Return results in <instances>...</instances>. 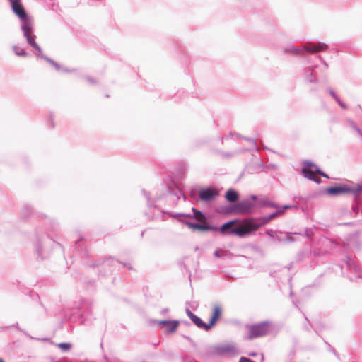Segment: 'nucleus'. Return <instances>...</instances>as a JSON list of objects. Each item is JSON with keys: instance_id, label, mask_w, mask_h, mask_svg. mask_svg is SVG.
Wrapping results in <instances>:
<instances>
[{"instance_id": "f257e3e1", "label": "nucleus", "mask_w": 362, "mask_h": 362, "mask_svg": "<svg viewBox=\"0 0 362 362\" xmlns=\"http://www.w3.org/2000/svg\"><path fill=\"white\" fill-rule=\"evenodd\" d=\"M236 223H238L237 220L230 221L223 224L218 230L223 235H235L243 237L256 231L261 226L260 223L253 219L244 220L241 223L235 226Z\"/></svg>"}, {"instance_id": "f03ea898", "label": "nucleus", "mask_w": 362, "mask_h": 362, "mask_svg": "<svg viewBox=\"0 0 362 362\" xmlns=\"http://www.w3.org/2000/svg\"><path fill=\"white\" fill-rule=\"evenodd\" d=\"M246 328L247 331V339L250 340L263 337L268 332V325L265 322L247 325Z\"/></svg>"}, {"instance_id": "7ed1b4c3", "label": "nucleus", "mask_w": 362, "mask_h": 362, "mask_svg": "<svg viewBox=\"0 0 362 362\" xmlns=\"http://www.w3.org/2000/svg\"><path fill=\"white\" fill-rule=\"evenodd\" d=\"M33 22L31 19H26L22 23L21 29L23 31L24 36L26 37L28 42L34 48L40 49L38 45L35 42V36L32 34Z\"/></svg>"}, {"instance_id": "20e7f679", "label": "nucleus", "mask_w": 362, "mask_h": 362, "mask_svg": "<svg viewBox=\"0 0 362 362\" xmlns=\"http://www.w3.org/2000/svg\"><path fill=\"white\" fill-rule=\"evenodd\" d=\"M361 188L358 189H351L345 185H341L338 186L331 187L326 189V192L328 194L332 196H337L341 194H348L351 192H356V191H359Z\"/></svg>"}, {"instance_id": "39448f33", "label": "nucleus", "mask_w": 362, "mask_h": 362, "mask_svg": "<svg viewBox=\"0 0 362 362\" xmlns=\"http://www.w3.org/2000/svg\"><path fill=\"white\" fill-rule=\"evenodd\" d=\"M316 171L317 166L309 162H306L305 163V166L302 170L304 176L313 180H316L317 179V175L315 173ZM317 173L326 177V175L324 173H320L319 170H317Z\"/></svg>"}, {"instance_id": "423d86ee", "label": "nucleus", "mask_w": 362, "mask_h": 362, "mask_svg": "<svg viewBox=\"0 0 362 362\" xmlns=\"http://www.w3.org/2000/svg\"><path fill=\"white\" fill-rule=\"evenodd\" d=\"M11 6L13 13L18 16V18L22 21V23L25 22L26 19H31L27 16L23 6L21 4V0H15Z\"/></svg>"}, {"instance_id": "0eeeda50", "label": "nucleus", "mask_w": 362, "mask_h": 362, "mask_svg": "<svg viewBox=\"0 0 362 362\" xmlns=\"http://www.w3.org/2000/svg\"><path fill=\"white\" fill-rule=\"evenodd\" d=\"M158 325H163L166 332L172 333L176 331L180 322L178 320H162L158 322Z\"/></svg>"}, {"instance_id": "6e6552de", "label": "nucleus", "mask_w": 362, "mask_h": 362, "mask_svg": "<svg viewBox=\"0 0 362 362\" xmlns=\"http://www.w3.org/2000/svg\"><path fill=\"white\" fill-rule=\"evenodd\" d=\"M187 316L190 318V320L199 327L203 329L204 330H209L208 324L204 322L202 319H200L198 316L195 315L192 311L189 310H187L186 311Z\"/></svg>"}, {"instance_id": "1a4fd4ad", "label": "nucleus", "mask_w": 362, "mask_h": 362, "mask_svg": "<svg viewBox=\"0 0 362 362\" xmlns=\"http://www.w3.org/2000/svg\"><path fill=\"white\" fill-rule=\"evenodd\" d=\"M252 207L253 204L251 202L244 201L235 205V211L240 214H245L249 213Z\"/></svg>"}, {"instance_id": "9d476101", "label": "nucleus", "mask_w": 362, "mask_h": 362, "mask_svg": "<svg viewBox=\"0 0 362 362\" xmlns=\"http://www.w3.org/2000/svg\"><path fill=\"white\" fill-rule=\"evenodd\" d=\"M217 195L218 193L216 190L213 189H206L199 191V197L203 201H211Z\"/></svg>"}, {"instance_id": "9b49d317", "label": "nucleus", "mask_w": 362, "mask_h": 362, "mask_svg": "<svg viewBox=\"0 0 362 362\" xmlns=\"http://www.w3.org/2000/svg\"><path fill=\"white\" fill-rule=\"evenodd\" d=\"M221 314H222V308H221V307L219 306V305H215L213 308L212 316L211 317L209 323L208 324V327L209 328V329L220 319Z\"/></svg>"}, {"instance_id": "f8f14e48", "label": "nucleus", "mask_w": 362, "mask_h": 362, "mask_svg": "<svg viewBox=\"0 0 362 362\" xmlns=\"http://www.w3.org/2000/svg\"><path fill=\"white\" fill-rule=\"evenodd\" d=\"M327 45L325 43L320 42L318 44H308L305 46V49L311 53H316L326 50Z\"/></svg>"}, {"instance_id": "ddd939ff", "label": "nucleus", "mask_w": 362, "mask_h": 362, "mask_svg": "<svg viewBox=\"0 0 362 362\" xmlns=\"http://www.w3.org/2000/svg\"><path fill=\"white\" fill-rule=\"evenodd\" d=\"M186 225L189 228H192V229H194V230H213L214 229V227H211L209 225V223H200V224H198V223H189V222H187L186 223Z\"/></svg>"}, {"instance_id": "4468645a", "label": "nucleus", "mask_w": 362, "mask_h": 362, "mask_svg": "<svg viewBox=\"0 0 362 362\" xmlns=\"http://www.w3.org/2000/svg\"><path fill=\"white\" fill-rule=\"evenodd\" d=\"M226 199L230 202H234L238 200V194L236 191L229 189L226 193Z\"/></svg>"}, {"instance_id": "2eb2a0df", "label": "nucleus", "mask_w": 362, "mask_h": 362, "mask_svg": "<svg viewBox=\"0 0 362 362\" xmlns=\"http://www.w3.org/2000/svg\"><path fill=\"white\" fill-rule=\"evenodd\" d=\"M192 211L194 212V217L196 220L202 223H208L206 217L201 211L194 208L192 209Z\"/></svg>"}, {"instance_id": "dca6fc26", "label": "nucleus", "mask_w": 362, "mask_h": 362, "mask_svg": "<svg viewBox=\"0 0 362 362\" xmlns=\"http://www.w3.org/2000/svg\"><path fill=\"white\" fill-rule=\"evenodd\" d=\"M284 214V210H279L275 213H273L269 216V217L267 219V222L269 221L270 220L276 218L278 216L282 215Z\"/></svg>"}, {"instance_id": "f3484780", "label": "nucleus", "mask_w": 362, "mask_h": 362, "mask_svg": "<svg viewBox=\"0 0 362 362\" xmlns=\"http://www.w3.org/2000/svg\"><path fill=\"white\" fill-rule=\"evenodd\" d=\"M59 348H61L64 351H66L70 349L71 345L67 343H61L58 345Z\"/></svg>"}, {"instance_id": "a211bd4d", "label": "nucleus", "mask_w": 362, "mask_h": 362, "mask_svg": "<svg viewBox=\"0 0 362 362\" xmlns=\"http://www.w3.org/2000/svg\"><path fill=\"white\" fill-rule=\"evenodd\" d=\"M18 49H19L17 47L15 48V52L17 55H19V56H26L27 55V53L25 52L23 49H21V50H18Z\"/></svg>"}, {"instance_id": "6ab92c4d", "label": "nucleus", "mask_w": 362, "mask_h": 362, "mask_svg": "<svg viewBox=\"0 0 362 362\" xmlns=\"http://www.w3.org/2000/svg\"><path fill=\"white\" fill-rule=\"evenodd\" d=\"M223 252H224L223 250H218L214 252V256H216V257H220L223 254Z\"/></svg>"}, {"instance_id": "aec40b11", "label": "nucleus", "mask_w": 362, "mask_h": 362, "mask_svg": "<svg viewBox=\"0 0 362 362\" xmlns=\"http://www.w3.org/2000/svg\"><path fill=\"white\" fill-rule=\"evenodd\" d=\"M239 362H255L245 357H241L239 360Z\"/></svg>"}, {"instance_id": "412c9836", "label": "nucleus", "mask_w": 362, "mask_h": 362, "mask_svg": "<svg viewBox=\"0 0 362 362\" xmlns=\"http://www.w3.org/2000/svg\"><path fill=\"white\" fill-rule=\"evenodd\" d=\"M361 188L359 191H356V192H354V194H358L360 192H362V187L361 186H357L356 187H354L353 189H358Z\"/></svg>"}, {"instance_id": "4be33fe9", "label": "nucleus", "mask_w": 362, "mask_h": 362, "mask_svg": "<svg viewBox=\"0 0 362 362\" xmlns=\"http://www.w3.org/2000/svg\"><path fill=\"white\" fill-rule=\"evenodd\" d=\"M289 208H291V206H289V205H286V206H284V210L287 209H289Z\"/></svg>"}, {"instance_id": "5701e85b", "label": "nucleus", "mask_w": 362, "mask_h": 362, "mask_svg": "<svg viewBox=\"0 0 362 362\" xmlns=\"http://www.w3.org/2000/svg\"><path fill=\"white\" fill-rule=\"evenodd\" d=\"M355 129H356V131H357L359 134H361V132H360V130H359V129H358L357 128H355Z\"/></svg>"}, {"instance_id": "b1692460", "label": "nucleus", "mask_w": 362, "mask_h": 362, "mask_svg": "<svg viewBox=\"0 0 362 362\" xmlns=\"http://www.w3.org/2000/svg\"><path fill=\"white\" fill-rule=\"evenodd\" d=\"M11 3V5H13V2L15 1V0H9Z\"/></svg>"}, {"instance_id": "393cba45", "label": "nucleus", "mask_w": 362, "mask_h": 362, "mask_svg": "<svg viewBox=\"0 0 362 362\" xmlns=\"http://www.w3.org/2000/svg\"><path fill=\"white\" fill-rule=\"evenodd\" d=\"M0 362H5L2 358H0Z\"/></svg>"}]
</instances>
